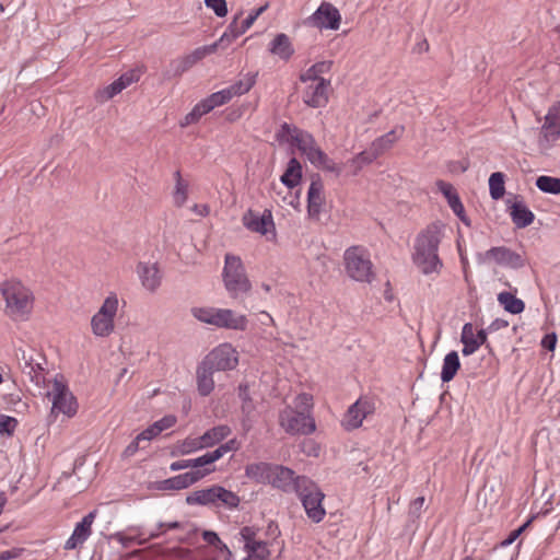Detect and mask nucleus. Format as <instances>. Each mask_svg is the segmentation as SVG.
Wrapping results in <instances>:
<instances>
[{
  "label": "nucleus",
  "mask_w": 560,
  "mask_h": 560,
  "mask_svg": "<svg viewBox=\"0 0 560 560\" xmlns=\"http://www.w3.org/2000/svg\"><path fill=\"white\" fill-rule=\"evenodd\" d=\"M441 240L440 223L429 224L415 240L412 260L424 275L439 272L443 266L438 254Z\"/></svg>",
  "instance_id": "f257e3e1"
},
{
  "label": "nucleus",
  "mask_w": 560,
  "mask_h": 560,
  "mask_svg": "<svg viewBox=\"0 0 560 560\" xmlns=\"http://www.w3.org/2000/svg\"><path fill=\"white\" fill-rule=\"evenodd\" d=\"M0 294L4 301V314L14 322L30 318L35 296L33 291L18 278H10L0 283Z\"/></svg>",
  "instance_id": "f03ea898"
},
{
  "label": "nucleus",
  "mask_w": 560,
  "mask_h": 560,
  "mask_svg": "<svg viewBox=\"0 0 560 560\" xmlns=\"http://www.w3.org/2000/svg\"><path fill=\"white\" fill-rule=\"evenodd\" d=\"M222 279L226 291L233 299L249 292L252 289L242 259L233 254L225 255Z\"/></svg>",
  "instance_id": "7ed1b4c3"
},
{
  "label": "nucleus",
  "mask_w": 560,
  "mask_h": 560,
  "mask_svg": "<svg viewBox=\"0 0 560 560\" xmlns=\"http://www.w3.org/2000/svg\"><path fill=\"white\" fill-rule=\"evenodd\" d=\"M296 485V493L302 501L306 515L313 522L319 523L326 515V511L323 506L325 494L318 486L307 477H302Z\"/></svg>",
  "instance_id": "20e7f679"
},
{
  "label": "nucleus",
  "mask_w": 560,
  "mask_h": 560,
  "mask_svg": "<svg viewBox=\"0 0 560 560\" xmlns=\"http://www.w3.org/2000/svg\"><path fill=\"white\" fill-rule=\"evenodd\" d=\"M346 271L355 281L371 282L375 273L368 250L361 246H352L345 252Z\"/></svg>",
  "instance_id": "39448f33"
},
{
  "label": "nucleus",
  "mask_w": 560,
  "mask_h": 560,
  "mask_svg": "<svg viewBox=\"0 0 560 560\" xmlns=\"http://www.w3.org/2000/svg\"><path fill=\"white\" fill-rule=\"evenodd\" d=\"M22 372L27 375L38 389L47 387L50 383L46 377V359L33 350L19 349L16 353Z\"/></svg>",
  "instance_id": "423d86ee"
},
{
  "label": "nucleus",
  "mask_w": 560,
  "mask_h": 560,
  "mask_svg": "<svg viewBox=\"0 0 560 560\" xmlns=\"http://www.w3.org/2000/svg\"><path fill=\"white\" fill-rule=\"evenodd\" d=\"M47 396L51 398V413H63L67 417L75 415L78 405L75 397L69 390L62 375H56L51 382V387L47 390Z\"/></svg>",
  "instance_id": "0eeeda50"
},
{
  "label": "nucleus",
  "mask_w": 560,
  "mask_h": 560,
  "mask_svg": "<svg viewBox=\"0 0 560 560\" xmlns=\"http://www.w3.org/2000/svg\"><path fill=\"white\" fill-rule=\"evenodd\" d=\"M118 296L110 293L103 302L96 314L91 319L92 332L97 337H107L114 329V319L118 311Z\"/></svg>",
  "instance_id": "6e6552de"
},
{
  "label": "nucleus",
  "mask_w": 560,
  "mask_h": 560,
  "mask_svg": "<svg viewBox=\"0 0 560 560\" xmlns=\"http://www.w3.org/2000/svg\"><path fill=\"white\" fill-rule=\"evenodd\" d=\"M279 424L289 434L307 435L315 431L314 419L304 411L287 406L279 413Z\"/></svg>",
  "instance_id": "1a4fd4ad"
},
{
  "label": "nucleus",
  "mask_w": 560,
  "mask_h": 560,
  "mask_svg": "<svg viewBox=\"0 0 560 560\" xmlns=\"http://www.w3.org/2000/svg\"><path fill=\"white\" fill-rule=\"evenodd\" d=\"M218 501L229 508H236L240 503V498L234 492L220 486L197 490L186 498L188 504L207 505L217 503Z\"/></svg>",
  "instance_id": "9d476101"
},
{
  "label": "nucleus",
  "mask_w": 560,
  "mask_h": 560,
  "mask_svg": "<svg viewBox=\"0 0 560 560\" xmlns=\"http://www.w3.org/2000/svg\"><path fill=\"white\" fill-rule=\"evenodd\" d=\"M560 139V101L555 103L545 116L538 137V147L548 151Z\"/></svg>",
  "instance_id": "9b49d317"
},
{
  "label": "nucleus",
  "mask_w": 560,
  "mask_h": 560,
  "mask_svg": "<svg viewBox=\"0 0 560 560\" xmlns=\"http://www.w3.org/2000/svg\"><path fill=\"white\" fill-rule=\"evenodd\" d=\"M217 51L215 45H207L196 48L190 54L174 59L170 62L168 69L163 73L166 80L180 77L206 56Z\"/></svg>",
  "instance_id": "f8f14e48"
},
{
  "label": "nucleus",
  "mask_w": 560,
  "mask_h": 560,
  "mask_svg": "<svg viewBox=\"0 0 560 560\" xmlns=\"http://www.w3.org/2000/svg\"><path fill=\"white\" fill-rule=\"evenodd\" d=\"M202 362L214 371H229L238 364V355L230 343H222L213 349Z\"/></svg>",
  "instance_id": "ddd939ff"
},
{
  "label": "nucleus",
  "mask_w": 560,
  "mask_h": 560,
  "mask_svg": "<svg viewBox=\"0 0 560 560\" xmlns=\"http://www.w3.org/2000/svg\"><path fill=\"white\" fill-rule=\"evenodd\" d=\"M306 23L319 30L337 31L340 27L341 14L332 3L324 1L317 10L307 18Z\"/></svg>",
  "instance_id": "4468645a"
},
{
  "label": "nucleus",
  "mask_w": 560,
  "mask_h": 560,
  "mask_svg": "<svg viewBox=\"0 0 560 560\" xmlns=\"http://www.w3.org/2000/svg\"><path fill=\"white\" fill-rule=\"evenodd\" d=\"M330 81L306 84L302 93L303 103L311 108L325 107L329 101Z\"/></svg>",
  "instance_id": "2eb2a0df"
},
{
  "label": "nucleus",
  "mask_w": 560,
  "mask_h": 560,
  "mask_svg": "<svg viewBox=\"0 0 560 560\" xmlns=\"http://www.w3.org/2000/svg\"><path fill=\"white\" fill-rule=\"evenodd\" d=\"M214 468H203L187 471L185 474L177 475L175 477L160 481V490H182L196 483L197 481L205 478L207 475L212 472Z\"/></svg>",
  "instance_id": "dca6fc26"
},
{
  "label": "nucleus",
  "mask_w": 560,
  "mask_h": 560,
  "mask_svg": "<svg viewBox=\"0 0 560 560\" xmlns=\"http://www.w3.org/2000/svg\"><path fill=\"white\" fill-rule=\"evenodd\" d=\"M374 412V405L366 398L358 399L345 415L343 425L347 430L359 428L363 420Z\"/></svg>",
  "instance_id": "f3484780"
},
{
  "label": "nucleus",
  "mask_w": 560,
  "mask_h": 560,
  "mask_svg": "<svg viewBox=\"0 0 560 560\" xmlns=\"http://www.w3.org/2000/svg\"><path fill=\"white\" fill-rule=\"evenodd\" d=\"M243 223L252 232H256L261 235L275 233L272 214L268 209L264 210L262 214H258L252 210H248L243 215Z\"/></svg>",
  "instance_id": "a211bd4d"
},
{
  "label": "nucleus",
  "mask_w": 560,
  "mask_h": 560,
  "mask_svg": "<svg viewBox=\"0 0 560 560\" xmlns=\"http://www.w3.org/2000/svg\"><path fill=\"white\" fill-rule=\"evenodd\" d=\"M273 469L269 485L284 492H298L296 483L303 476H295V472L292 469L282 465H275Z\"/></svg>",
  "instance_id": "6ab92c4d"
},
{
  "label": "nucleus",
  "mask_w": 560,
  "mask_h": 560,
  "mask_svg": "<svg viewBox=\"0 0 560 560\" xmlns=\"http://www.w3.org/2000/svg\"><path fill=\"white\" fill-rule=\"evenodd\" d=\"M137 273L147 291L156 292L162 283V272L156 262H139Z\"/></svg>",
  "instance_id": "aec40b11"
},
{
  "label": "nucleus",
  "mask_w": 560,
  "mask_h": 560,
  "mask_svg": "<svg viewBox=\"0 0 560 560\" xmlns=\"http://www.w3.org/2000/svg\"><path fill=\"white\" fill-rule=\"evenodd\" d=\"M213 326L233 330H245L247 328V318L245 315L236 314L229 308H217Z\"/></svg>",
  "instance_id": "412c9836"
},
{
  "label": "nucleus",
  "mask_w": 560,
  "mask_h": 560,
  "mask_svg": "<svg viewBox=\"0 0 560 560\" xmlns=\"http://www.w3.org/2000/svg\"><path fill=\"white\" fill-rule=\"evenodd\" d=\"M96 511L86 514L80 523L77 524L70 538L65 544L66 550H72L81 546L92 533V524L95 520Z\"/></svg>",
  "instance_id": "4be33fe9"
},
{
  "label": "nucleus",
  "mask_w": 560,
  "mask_h": 560,
  "mask_svg": "<svg viewBox=\"0 0 560 560\" xmlns=\"http://www.w3.org/2000/svg\"><path fill=\"white\" fill-rule=\"evenodd\" d=\"M323 190V182L319 176H316L312 179L307 192V212L311 218H317L322 211L325 201Z\"/></svg>",
  "instance_id": "5701e85b"
},
{
  "label": "nucleus",
  "mask_w": 560,
  "mask_h": 560,
  "mask_svg": "<svg viewBox=\"0 0 560 560\" xmlns=\"http://www.w3.org/2000/svg\"><path fill=\"white\" fill-rule=\"evenodd\" d=\"M488 258H492L497 264L509 266L511 268H521L524 260L521 255L508 247H492L486 253Z\"/></svg>",
  "instance_id": "b1692460"
},
{
  "label": "nucleus",
  "mask_w": 560,
  "mask_h": 560,
  "mask_svg": "<svg viewBox=\"0 0 560 560\" xmlns=\"http://www.w3.org/2000/svg\"><path fill=\"white\" fill-rule=\"evenodd\" d=\"M141 71L138 69L129 70L122 73L117 80L107 85L103 91L104 100H110L122 90L128 88L130 84L140 80Z\"/></svg>",
  "instance_id": "393cba45"
},
{
  "label": "nucleus",
  "mask_w": 560,
  "mask_h": 560,
  "mask_svg": "<svg viewBox=\"0 0 560 560\" xmlns=\"http://www.w3.org/2000/svg\"><path fill=\"white\" fill-rule=\"evenodd\" d=\"M293 145H295L312 164L316 163L318 158H323V150L316 144L314 137L307 131H303Z\"/></svg>",
  "instance_id": "a878e982"
},
{
  "label": "nucleus",
  "mask_w": 560,
  "mask_h": 560,
  "mask_svg": "<svg viewBox=\"0 0 560 560\" xmlns=\"http://www.w3.org/2000/svg\"><path fill=\"white\" fill-rule=\"evenodd\" d=\"M405 131L404 126H397L389 132L381 136L380 138L375 139L371 148L374 150V152L377 154V156H381L386 151L393 148V145L397 142V140L402 136Z\"/></svg>",
  "instance_id": "bb28decb"
},
{
  "label": "nucleus",
  "mask_w": 560,
  "mask_h": 560,
  "mask_svg": "<svg viewBox=\"0 0 560 560\" xmlns=\"http://www.w3.org/2000/svg\"><path fill=\"white\" fill-rule=\"evenodd\" d=\"M275 465L264 462L253 463L246 466L245 474L249 479L258 483H269Z\"/></svg>",
  "instance_id": "cd10ccee"
},
{
  "label": "nucleus",
  "mask_w": 560,
  "mask_h": 560,
  "mask_svg": "<svg viewBox=\"0 0 560 560\" xmlns=\"http://www.w3.org/2000/svg\"><path fill=\"white\" fill-rule=\"evenodd\" d=\"M215 371L201 362L197 368V388L201 396H208L214 388L213 373Z\"/></svg>",
  "instance_id": "c85d7f7f"
},
{
  "label": "nucleus",
  "mask_w": 560,
  "mask_h": 560,
  "mask_svg": "<svg viewBox=\"0 0 560 560\" xmlns=\"http://www.w3.org/2000/svg\"><path fill=\"white\" fill-rule=\"evenodd\" d=\"M510 209L512 221L518 229L526 228L533 223L535 219L534 213L523 203V201H515Z\"/></svg>",
  "instance_id": "c756f323"
},
{
  "label": "nucleus",
  "mask_w": 560,
  "mask_h": 560,
  "mask_svg": "<svg viewBox=\"0 0 560 560\" xmlns=\"http://www.w3.org/2000/svg\"><path fill=\"white\" fill-rule=\"evenodd\" d=\"M270 52L283 60L290 59L294 54V49L288 35L280 33L270 43Z\"/></svg>",
  "instance_id": "7c9ffc66"
},
{
  "label": "nucleus",
  "mask_w": 560,
  "mask_h": 560,
  "mask_svg": "<svg viewBox=\"0 0 560 560\" xmlns=\"http://www.w3.org/2000/svg\"><path fill=\"white\" fill-rule=\"evenodd\" d=\"M460 368L459 358L456 351H451L447 353L443 361L441 380L443 383H448L454 378L457 371Z\"/></svg>",
  "instance_id": "2f4dec72"
},
{
  "label": "nucleus",
  "mask_w": 560,
  "mask_h": 560,
  "mask_svg": "<svg viewBox=\"0 0 560 560\" xmlns=\"http://www.w3.org/2000/svg\"><path fill=\"white\" fill-rule=\"evenodd\" d=\"M231 433L229 425L221 424L206 431L200 438L203 447H211L224 440Z\"/></svg>",
  "instance_id": "473e14b6"
},
{
  "label": "nucleus",
  "mask_w": 560,
  "mask_h": 560,
  "mask_svg": "<svg viewBox=\"0 0 560 560\" xmlns=\"http://www.w3.org/2000/svg\"><path fill=\"white\" fill-rule=\"evenodd\" d=\"M213 464L209 453H206L205 455L194 458V459H182L177 460L171 464L170 469L172 471H177L186 468H196V469H203L209 468L208 466Z\"/></svg>",
  "instance_id": "72a5a7b5"
},
{
  "label": "nucleus",
  "mask_w": 560,
  "mask_h": 560,
  "mask_svg": "<svg viewBox=\"0 0 560 560\" xmlns=\"http://www.w3.org/2000/svg\"><path fill=\"white\" fill-rule=\"evenodd\" d=\"M237 16L234 18V20L230 23L228 30L225 33L212 45L217 46V49L221 47H226L230 45L234 39H236L238 36L244 34L247 30H243V22L238 24Z\"/></svg>",
  "instance_id": "f704fd0d"
},
{
  "label": "nucleus",
  "mask_w": 560,
  "mask_h": 560,
  "mask_svg": "<svg viewBox=\"0 0 560 560\" xmlns=\"http://www.w3.org/2000/svg\"><path fill=\"white\" fill-rule=\"evenodd\" d=\"M301 171H302V166H301L300 162L295 158H292L288 163L287 171L281 176V182L288 188L295 187L301 179V176H302Z\"/></svg>",
  "instance_id": "c9c22d12"
},
{
  "label": "nucleus",
  "mask_w": 560,
  "mask_h": 560,
  "mask_svg": "<svg viewBox=\"0 0 560 560\" xmlns=\"http://www.w3.org/2000/svg\"><path fill=\"white\" fill-rule=\"evenodd\" d=\"M460 340L464 345L462 350L464 355H470L478 350L479 343L477 342L472 324L466 323L464 325Z\"/></svg>",
  "instance_id": "e433bc0d"
},
{
  "label": "nucleus",
  "mask_w": 560,
  "mask_h": 560,
  "mask_svg": "<svg viewBox=\"0 0 560 560\" xmlns=\"http://www.w3.org/2000/svg\"><path fill=\"white\" fill-rule=\"evenodd\" d=\"M498 301L503 308L511 314H520L524 311L525 304L510 292H501L498 294Z\"/></svg>",
  "instance_id": "4c0bfd02"
},
{
  "label": "nucleus",
  "mask_w": 560,
  "mask_h": 560,
  "mask_svg": "<svg viewBox=\"0 0 560 560\" xmlns=\"http://www.w3.org/2000/svg\"><path fill=\"white\" fill-rule=\"evenodd\" d=\"M257 73H246L241 79H238L235 83L229 86L232 96H241L250 91V89L256 83Z\"/></svg>",
  "instance_id": "58836bf2"
},
{
  "label": "nucleus",
  "mask_w": 560,
  "mask_h": 560,
  "mask_svg": "<svg viewBox=\"0 0 560 560\" xmlns=\"http://www.w3.org/2000/svg\"><path fill=\"white\" fill-rule=\"evenodd\" d=\"M489 189H490V196L494 200H499L504 196L505 186H504V174L503 173L495 172L490 175Z\"/></svg>",
  "instance_id": "ea45409f"
},
{
  "label": "nucleus",
  "mask_w": 560,
  "mask_h": 560,
  "mask_svg": "<svg viewBox=\"0 0 560 560\" xmlns=\"http://www.w3.org/2000/svg\"><path fill=\"white\" fill-rule=\"evenodd\" d=\"M174 176L176 179V185L173 194V199L176 207H182L187 200L188 184L185 180H183L179 171H176Z\"/></svg>",
  "instance_id": "a19ab883"
},
{
  "label": "nucleus",
  "mask_w": 560,
  "mask_h": 560,
  "mask_svg": "<svg viewBox=\"0 0 560 560\" xmlns=\"http://www.w3.org/2000/svg\"><path fill=\"white\" fill-rule=\"evenodd\" d=\"M536 186L544 192L559 195L560 194V178L551 176H539L536 179Z\"/></svg>",
  "instance_id": "79ce46f5"
},
{
  "label": "nucleus",
  "mask_w": 560,
  "mask_h": 560,
  "mask_svg": "<svg viewBox=\"0 0 560 560\" xmlns=\"http://www.w3.org/2000/svg\"><path fill=\"white\" fill-rule=\"evenodd\" d=\"M247 560H267L270 552L265 541L258 540L245 549Z\"/></svg>",
  "instance_id": "37998d69"
},
{
  "label": "nucleus",
  "mask_w": 560,
  "mask_h": 560,
  "mask_svg": "<svg viewBox=\"0 0 560 560\" xmlns=\"http://www.w3.org/2000/svg\"><path fill=\"white\" fill-rule=\"evenodd\" d=\"M303 131L304 130H301L295 126L284 122L281 125L279 131L277 132V138L280 141L290 142L291 144H294L296 142V139L300 138V135H302Z\"/></svg>",
  "instance_id": "c03bdc74"
},
{
  "label": "nucleus",
  "mask_w": 560,
  "mask_h": 560,
  "mask_svg": "<svg viewBox=\"0 0 560 560\" xmlns=\"http://www.w3.org/2000/svg\"><path fill=\"white\" fill-rule=\"evenodd\" d=\"M205 448L203 444L201 443V438H187L184 440L178 446L176 454L178 455H186L189 453H192L195 451ZM175 455V453H173Z\"/></svg>",
  "instance_id": "a18cd8bd"
},
{
  "label": "nucleus",
  "mask_w": 560,
  "mask_h": 560,
  "mask_svg": "<svg viewBox=\"0 0 560 560\" xmlns=\"http://www.w3.org/2000/svg\"><path fill=\"white\" fill-rule=\"evenodd\" d=\"M378 156L374 152V150L370 147L369 150L362 151L358 153L352 160L351 163L354 165V173L359 172L364 164H370Z\"/></svg>",
  "instance_id": "49530a36"
},
{
  "label": "nucleus",
  "mask_w": 560,
  "mask_h": 560,
  "mask_svg": "<svg viewBox=\"0 0 560 560\" xmlns=\"http://www.w3.org/2000/svg\"><path fill=\"white\" fill-rule=\"evenodd\" d=\"M238 397L241 398L242 400V412L246 416V417H249L250 413L254 411L255 409V406L253 404V400L249 396V389H248V385L247 384H241L238 386Z\"/></svg>",
  "instance_id": "de8ad7c7"
},
{
  "label": "nucleus",
  "mask_w": 560,
  "mask_h": 560,
  "mask_svg": "<svg viewBox=\"0 0 560 560\" xmlns=\"http://www.w3.org/2000/svg\"><path fill=\"white\" fill-rule=\"evenodd\" d=\"M240 448V443L236 439H232L224 444H221L218 448L212 452H208L212 463L220 459L224 454L229 452H235Z\"/></svg>",
  "instance_id": "09e8293b"
},
{
  "label": "nucleus",
  "mask_w": 560,
  "mask_h": 560,
  "mask_svg": "<svg viewBox=\"0 0 560 560\" xmlns=\"http://www.w3.org/2000/svg\"><path fill=\"white\" fill-rule=\"evenodd\" d=\"M215 311L217 308L214 307H195L191 310V313L198 320L213 325Z\"/></svg>",
  "instance_id": "8fccbe9b"
},
{
  "label": "nucleus",
  "mask_w": 560,
  "mask_h": 560,
  "mask_svg": "<svg viewBox=\"0 0 560 560\" xmlns=\"http://www.w3.org/2000/svg\"><path fill=\"white\" fill-rule=\"evenodd\" d=\"M323 158H318L317 162L314 163L316 167H322L326 171L332 172L336 176H339L342 172V166L340 164L335 163L328 155L323 151Z\"/></svg>",
  "instance_id": "3c124183"
},
{
  "label": "nucleus",
  "mask_w": 560,
  "mask_h": 560,
  "mask_svg": "<svg viewBox=\"0 0 560 560\" xmlns=\"http://www.w3.org/2000/svg\"><path fill=\"white\" fill-rule=\"evenodd\" d=\"M209 97H210V103H212L215 108L218 106H222V105L229 103L233 96H232L229 88H226L219 92L212 93L211 95H209Z\"/></svg>",
  "instance_id": "603ef678"
},
{
  "label": "nucleus",
  "mask_w": 560,
  "mask_h": 560,
  "mask_svg": "<svg viewBox=\"0 0 560 560\" xmlns=\"http://www.w3.org/2000/svg\"><path fill=\"white\" fill-rule=\"evenodd\" d=\"M447 202H448V206L451 207V209L454 211V213L463 221L465 222L466 224H468V221L466 220V217H465V209H464V206L457 195L454 194L453 196H451V198L447 199Z\"/></svg>",
  "instance_id": "864d4df0"
},
{
  "label": "nucleus",
  "mask_w": 560,
  "mask_h": 560,
  "mask_svg": "<svg viewBox=\"0 0 560 560\" xmlns=\"http://www.w3.org/2000/svg\"><path fill=\"white\" fill-rule=\"evenodd\" d=\"M202 538L207 544L217 547L221 551L228 550L226 545L223 544L218 534L212 530H205L202 533Z\"/></svg>",
  "instance_id": "5fc2aeb1"
},
{
  "label": "nucleus",
  "mask_w": 560,
  "mask_h": 560,
  "mask_svg": "<svg viewBox=\"0 0 560 560\" xmlns=\"http://www.w3.org/2000/svg\"><path fill=\"white\" fill-rule=\"evenodd\" d=\"M313 397L310 394L302 393L295 398V407L300 408V411L308 413V410L313 406Z\"/></svg>",
  "instance_id": "6e6d98bb"
},
{
  "label": "nucleus",
  "mask_w": 560,
  "mask_h": 560,
  "mask_svg": "<svg viewBox=\"0 0 560 560\" xmlns=\"http://www.w3.org/2000/svg\"><path fill=\"white\" fill-rule=\"evenodd\" d=\"M205 3L208 8H211L220 18L225 16L228 13L225 0H205Z\"/></svg>",
  "instance_id": "4d7b16f0"
},
{
  "label": "nucleus",
  "mask_w": 560,
  "mask_h": 560,
  "mask_svg": "<svg viewBox=\"0 0 560 560\" xmlns=\"http://www.w3.org/2000/svg\"><path fill=\"white\" fill-rule=\"evenodd\" d=\"M176 421H177V419L175 416L167 415V416L163 417L162 419L155 421L153 424H154V429H156V431L161 433L164 430L170 429L173 425H175Z\"/></svg>",
  "instance_id": "13d9d810"
},
{
  "label": "nucleus",
  "mask_w": 560,
  "mask_h": 560,
  "mask_svg": "<svg viewBox=\"0 0 560 560\" xmlns=\"http://www.w3.org/2000/svg\"><path fill=\"white\" fill-rule=\"evenodd\" d=\"M300 81L305 84H308V83H313V82L327 81V80L319 77V74L314 70V68L312 66L305 72L301 73Z\"/></svg>",
  "instance_id": "bf43d9fd"
},
{
  "label": "nucleus",
  "mask_w": 560,
  "mask_h": 560,
  "mask_svg": "<svg viewBox=\"0 0 560 560\" xmlns=\"http://www.w3.org/2000/svg\"><path fill=\"white\" fill-rule=\"evenodd\" d=\"M240 536L242 541L244 542V548L246 549L248 545H253L257 540L255 539L256 532L248 526H245L241 529Z\"/></svg>",
  "instance_id": "052dcab7"
},
{
  "label": "nucleus",
  "mask_w": 560,
  "mask_h": 560,
  "mask_svg": "<svg viewBox=\"0 0 560 560\" xmlns=\"http://www.w3.org/2000/svg\"><path fill=\"white\" fill-rule=\"evenodd\" d=\"M269 4L265 3L264 5L259 7L256 11L250 13L244 21H243V30H248L254 22L258 19L259 15H261L267 9Z\"/></svg>",
  "instance_id": "680f3d73"
},
{
  "label": "nucleus",
  "mask_w": 560,
  "mask_h": 560,
  "mask_svg": "<svg viewBox=\"0 0 560 560\" xmlns=\"http://www.w3.org/2000/svg\"><path fill=\"white\" fill-rule=\"evenodd\" d=\"M202 117V114L200 113L199 108L196 106L184 117V119L180 121V127H187L191 124L197 122Z\"/></svg>",
  "instance_id": "e2e57ef3"
},
{
  "label": "nucleus",
  "mask_w": 560,
  "mask_h": 560,
  "mask_svg": "<svg viewBox=\"0 0 560 560\" xmlns=\"http://www.w3.org/2000/svg\"><path fill=\"white\" fill-rule=\"evenodd\" d=\"M15 419L13 418H10V417H5V416H1L0 417V433H10L14 427H15Z\"/></svg>",
  "instance_id": "0e129e2a"
},
{
  "label": "nucleus",
  "mask_w": 560,
  "mask_h": 560,
  "mask_svg": "<svg viewBox=\"0 0 560 560\" xmlns=\"http://www.w3.org/2000/svg\"><path fill=\"white\" fill-rule=\"evenodd\" d=\"M436 186L439 190L445 196L446 199L451 198L454 194H456L452 184L446 183L444 180H438Z\"/></svg>",
  "instance_id": "69168bd1"
},
{
  "label": "nucleus",
  "mask_w": 560,
  "mask_h": 560,
  "mask_svg": "<svg viewBox=\"0 0 560 560\" xmlns=\"http://www.w3.org/2000/svg\"><path fill=\"white\" fill-rule=\"evenodd\" d=\"M142 440H138V435L135 438V440L125 448L122 452L124 457H131L133 456L138 450L140 448V443Z\"/></svg>",
  "instance_id": "338daca9"
},
{
  "label": "nucleus",
  "mask_w": 560,
  "mask_h": 560,
  "mask_svg": "<svg viewBox=\"0 0 560 560\" xmlns=\"http://www.w3.org/2000/svg\"><path fill=\"white\" fill-rule=\"evenodd\" d=\"M556 343H557L556 334H548L541 340V346L549 351L555 350Z\"/></svg>",
  "instance_id": "774afa93"
}]
</instances>
